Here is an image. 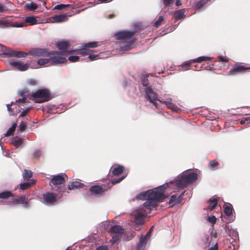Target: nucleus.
<instances>
[{
    "label": "nucleus",
    "instance_id": "nucleus-1",
    "mask_svg": "<svg viewBox=\"0 0 250 250\" xmlns=\"http://www.w3.org/2000/svg\"><path fill=\"white\" fill-rule=\"evenodd\" d=\"M167 186V185H164L154 189L141 192L136 196V198L138 200H146L143 204L144 207L146 208L151 209L157 205V202L166 198L164 193Z\"/></svg>",
    "mask_w": 250,
    "mask_h": 250
},
{
    "label": "nucleus",
    "instance_id": "nucleus-2",
    "mask_svg": "<svg viewBox=\"0 0 250 250\" xmlns=\"http://www.w3.org/2000/svg\"><path fill=\"white\" fill-rule=\"evenodd\" d=\"M197 178V175L194 172L183 173L177 177L175 183L179 188H187L189 184L196 181Z\"/></svg>",
    "mask_w": 250,
    "mask_h": 250
},
{
    "label": "nucleus",
    "instance_id": "nucleus-3",
    "mask_svg": "<svg viewBox=\"0 0 250 250\" xmlns=\"http://www.w3.org/2000/svg\"><path fill=\"white\" fill-rule=\"evenodd\" d=\"M31 96L35 102L37 103H44L49 101L52 98L50 91L46 88L37 90L33 92Z\"/></svg>",
    "mask_w": 250,
    "mask_h": 250
},
{
    "label": "nucleus",
    "instance_id": "nucleus-4",
    "mask_svg": "<svg viewBox=\"0 0 250 250\" xmlns=\"http://www.w3.org/2000/svg\"><path fill=\"white\" fill-rule=\"evenodd\" d=\"M74 50H62L61 51H54L58 52L57 54H50L49 56L50 61V65H56L61 63H64L67 62V60L62 56H65L73 53Z\"/></svg>",
    "mask_w": 250,
    "mask_h": 250
},
{
    "label": "nucleus",
    "instance_id": "nucleus-5",
    "mask_svg": "<svg viewBox=\"0 0 250 250\" xmlns=\"http://www.w3.org/2000/svg\"><path fill=\"white\" fill-rule=\"evenodd\" d=\"M65 177H67L65 174L57 175L53 176L50 182V185L52 186L54 189L59 192L63 191L62 189V186L65 183Z\"/></svg>",
    "mask_w": 250,
    "mask_h": 250
},
{
    "label": "nucleus",
    "instance_id": "nucleus-6",
    "mask_svg": "<svg viewBox=\"0 0 250 250\" xmlns=\"http://www.w3.org/2000/svg\"><path fill=\"white\" fill-rule=\"evenodd\" d=\"M58 53V52H54V51L49 52L47 48H32L28 52L29 55H31L35 57H48L50 56V54H57Z\"/></svg>",
    "mask_w": 250,
    "mask_h": 250
},
{
    "label": "nucleus",
    "instance_id": "nucleus-7",
    "mask_svg": "<svg viewBox=\"0 0 250 250\" xmlns=\"http://www.w3.org/2000/svg\"><path fill=\"white\" fill-rule=\"evenodd\" d=\"M2 47V51L3 54L8 57H15L16 58H25L28 55V53L21 51H14L10 48H7L6 47L0 45Z\"/></svg>",
    "mask_w": 250,
    "mask_h": 250
},
{
    "label": "nucleus",
    "instance_id": "nucleus-8",
    "mask_svg": "<svg viewBox=\"0 0 250 250\" xmlns=\"http://www.w3.org/2000/svg\"><path fill=\"white\" fill-rule=\"evenodd\" d=\"M137 31L124 30L118 32L115 34V37L118 40H128L131 39L135 35Z\"/></svg>",
    "mask_w": 250,
    "mask_h": 250
},
{
    "label": "nucleus",
    "instance_id": "nucleus-9",
    "mask_svg": "<svg viewBox=\"0 0 250 250\" xmlns=\"http://www.w3.org/2000/svg\"><path fill=\"white\" fill-rule=\"evenodd\" d=\"M62 196H59L58 194L53 192H47L42 195L44 202L47 205H53Z\"/></svg>",
    "mask_w": 250,
    "mask_h": 250
},
{
    "label": "nucleus",
    "instance_id": "nucleus-10",
    "mask_svg": "<svg viewBox=\"0 0 250 250\" xmlns=\"http://www.w3.org/2000/svg\"><path fill=\"white\" fill-rule=\"evenodd\" d=\"M210 60V58L208 57L201 56L195 59L191 60L188 61L184 62L181 65L182 70H187L190 69L191 64L193 62L200 63L202 62Z\"/></svg>",
    "mask_w": 250,
    "mask_h": 250
},
{
    "label": "nucleus",
    "instance_id": "nucleus-11",
    "mask_svg": "<svg viewBox=\"0 0 250 250\" xmlns=\"http://www.w3.org/2000/svg\"><path fill=\"white\" fill-rule=\"evenodd\" d=\"M146 97L149 101L152 103L157 108V103L156 101H159L158 99V95L150 87H146L145 88Z\"/></svg>",
    "mask_w": 250,
    "mask_h": 250
},
{
    "label": "nucleus",
    "instance_id": "nucleus-12",
    "mask_svg": "<svg viewBox=\"0 0 250 250\" xmlns=\"http://www.w3.org/2000/svg\"><path fill=\"white\" fill-rule=\"evenodd\" d=\"M24 25V23L15 22L12 23L10 20L2 18L0 19V28H6L10 27H22Z\"/></svg>",
    "mask_w": 250,
    "mask_h": 250
},
{
    "label": "nucleus",
    "instance_id": "nucleus-13",
    "mask_svg": "<svg viewBox=\"0 0 250 250\" xmlns=\"http://www.w3.org/2000/svg\"><path fill=\"white\" fill-rule=\"evenodd\" d=\"M108 188H107L105 185H94L90 188L89 191L92 195L100 197L104 195V192L106 191Z\"/></svg>",
    "mask_w": 250,
    "mask_h": 250
},
{
    "label": "nucleus",
    "instance_id": "nucleus-14",
    "mask_svg": "<svg viewBox=\"0 0 250 250\" xmlns=\"http://www.w3.org/2000/svg\"><path fill=\"white\" fill-rule=\"evenodd\" d=\"M247 70H250V67H246L236 63L234 65L233 68L229 70L228 75L230 76L236 75L238 74L242 73Z\"/></svg>",
    "mask_w": 250,
    "mask_h": 250
},
{
    "label": "nucleus",
    "instance_id": "nucleus-15",
    "mask_svg": "<svg viewBox=\"0 0 250 250\" xmlns=\"http://www.w3.org/2000/svg\"><path fill=\"white\" fill-rule=\"evenodd\" d=\"M146 215V212L143 208H138L134 212L135 218L137 224H142L143 219Z\"/></svg>",
    "mask_w": 250,
    "mask_h": 250
},
{
    "label": "nucleus",
    "instance_id": "nucleus-16",
    "mask_svg": "<svg viewBox=\"0 0 250 250\" xmlns=\"http://www.w3.org/2000/svg\"><path fill=\"white\" fill-rule=\"evenodd\" d=\"M184 192L185 191L179 195L176 194L172 195L171 196L168 201V204L170 207H173V206L178 205L181 202L183 198Z\"/></svg>",
    "mask_w": 250,
    "mask_h": 250
},
{
    "label": "nucleus",
    "instance_id": "nucleus-17",
    "mask_svg": "<svg viewBox=\"0 0 250 250\" xmlns=\"http://www.w3.org/2000/svg\"><path fill=\"white\" fill-rule=\"evenodd\" d=\"M10 202L14 205L19 204H23L25 208H28V198L25 195H22L17 198L12 199Z\"/></svg>",
    "mask_w": 250,
    "mask_h": 250
},
{
    "label": "nucleus",
    "instance_id": "nucleus-18",
    "mask_svg": "<svg viewBox=\"0 0 250 250\" xmlns=\"http://www.w3.org/2000/svg\"><path fill=\"white\" fill-rule=\"evenodd\" d=\"M159 101L166 104L168 108L171 109L172 111L178 112L179 110H180V108L177 106L171 103L172 99L170 98H168L166 101L159 100Z\"/></svg>",
    "mask_w": 250,
    "mask_h": 250
},
{
    "label": "nucleus",
    "instance_id": "nucleus-19",
    "mask_svg": "<svg viewBox=\"0 0 250 250\" xmlns=\"http://www.w3.org/2000/svg\"><path fill=\"white\" fill-rule=\"evenodd\" d=\"M233 210L232 206L231 204H229L224 206V213L226 216L229 217V222L230 223L233 221V219L230 216L232 214V211Z\"/></svg>",
    "mask_w": 250,
    "mask_h": 250
},
{
    "label": "nucleus",
    "instance_id": "nucleus-20",
    "mask_svg": "<svg viewBox=\"0 0 250 250\" xmlns=\"http://www.w3.org/2000/svg\"><path fill=\"white\" fill-rule=\"evenodd\" d=\"M36 182V180L30 179L28 182L21 183L20 185V190H24L29 188L32 185L35 184Z\"/></svg>",
    "mask_w": 250,
    "mask_h": 250
},
{
    "label": "nucleus",
    "instance_id": "nucleus-21",
    "mask_svg": "<svg viewBox=\"0 0 250 250\" xmlns=\"http://www.w3.org/2000/svg\"><path fill=\"white\" fill-rule=\"evenodd\" d=\"M10 64L18 70L23 71H26L29 68V65L28 64H21L20 62H11Z\"/></svg>",
    "mask_w": 250,
    "mask_h": 250
},
{
    "label": "nucleus",
    "instance_id": "nucleus-22",
    "mask_svg": "<svg viewBox=\"0 0 250 250\" xmlns=\"http://www.w3.org/2000/svg\"><path fill=\"white\" fill-rule=\"evenodd\" d=\"M109 231L112 233L121 235L124 233V229L121 226L115 225L111 227L110 228Z\"/></svg>",
    "mask_w": 250,
    "mask_h": 250
},
{
    "label": "nucleus",
    "instance_id": "nucleus-23",
    "mask_svg": "<svg viewBox=\"0 0 250 250\" xmlns=\"http://www.w3.org/2000/svg\"><path fill=\"white\" fill-rule=\"evenodd\" d=\"M37 20L36 19V17L32 16L26 17L24 20V22L22 23H24V26L26 25V23H28L29 25H33L37 24Z\"/></svg>",
    "mask_w": 250,
    "mask_h": 250
},
{
    "label": "nucleus",
    "instance_id": "nucleus-24",
    "mask_svg": "<svg viewBox=\"0 0 250 250\" xmlns=\"http://www.w3.org/2000/svg\"><path fill=\"white\" fill-rule=\"evenodd\" d=\"M53 22H62L66 21L68 19L67 17L65 15H56L52 17Z\"/></svg>",
    "mask_w": 250,
    "mask_h": 250
},
{
    "label": "nucleus",
    "instance_id": "nucleus-25",
    "mask_svg": "<svg viewBox=\"0 0 250 250\" xmlns=\"http://www.w3.org/2000/svg\"><path fill=\"white\" fill-rule=\"evenodd\" d=\"M111 169H112V174L114 176H118L122 174L124 170V167L122 166H118L115 167H112Z\"/></svg>",
    "mask_w": 250,
    "mask_h": 250
},
{
    "label": "nucleus",
    "instance_id": "nucleus-26",
    "mask_svg": "<svg viewBox=\"0 0 250 250\" xmlns=\"http://www.w3.org/2000/svg\"><path fill=\"white\" fill-rule=\"evenodd\" d=\"M186 10L184 9L179 10L174 13V17L177 20H180L185 17Z\"/></svg>",
    "mask_w": 250,
    "mask_h": 250
},
{
    "label": "nucleus",
    "instance_id": "nucleus-27",
    "mask_svg": "<svg viewBox=\"0 0 250 250\" xmlns=\"http://www.w3.org/2000/svg\"><path fill=\"white\" fill-rule=\"evenodd\" d=\"M102 44V42H91L85 43L82 46L85 48H95L101 46Z\"/></svg>",
    "mask_w": 250,
    "mask_h": 250
},
{
    "label": "nucleus",
    "instance_id": "nucleus-28",
    "mask_svg": "<svg viewBox=\"0 0 250 250\" xmlns=\"http://www.w3.org/2000/svg\"><path fill=\"white\" fill-rule=\"evenodd\" d=\"M70 44L68 41H62L57 43V47L59 50L66 49L70 46Z\"/></svg>",
    "mask_w": 250,
    "mask_h": 250
},
{
    "label": "nucleus",
    "instance_id": "nucleus-29",
    "mask_svg": "<svg viewBox=\"0 0 250 250\" xmlns=\"http://www.w3.org/2000/svg\"><path fill=\"white\" fill-rule=\"evenodd\" d=\"M13 196V194L10 191H4L0 193V199H8L11 197Z\"/></svg>",
    "mask_w": 250,
    "mask_h": 250
},
{
    "label": "nucleus",
    "instance_id": "nucleus-30",
    "mask_svg": "<svg viewBox=\"0 0 250 250\" xmlns=\"http://www.w3.org/2000/svg\"><path fill=\"white\" fill-rule=\"evenodd\" d=\"M22 143V139L18 136H15L12 139V143L16 147H18L21 146Z\"/></svg>",
    "mask_w": 250,
    "mask_h": 250
},
{
    "label": "nucleus",
    "instance_id": "nucleus-31",
    "mask_svg": "<svg viewBox=\"0 0 250 250\" xmlns=\"http://www.w3.org/2000/svg\"><path fill=\"white\" fill-rule=\"evenodd\" d=\"M83 185L82 183L79 182H73L68 185V188L69 190H72L82 187Z\"/></svg>",
    "mask_w": 250,
    "mask_h": 250
},
{
    "label": "nucleus",
    "instance_id": "nucleus-32",
    "mask_svg": "<svg viewBox=\"0 0 250 250\" xmlns=\"http://www.w3.org/2000/svg\"><path fill=\"white\" fill-rule=\"evenodd\" d=\"M209 202H210L211 204L208 206L207 209L211 211L215 208L217 204L218 199L217 198L210 199Z\"/></svg>",
    "mask_w": 250,
    "mask_h": 250
},
{
    "label": "nucleus",
    "instance_id": "nucleus-33",
    "mask_svg": "<svg viewBox=\"0 0 250 250\" xmlns=\"http://www.w3.org/2000/svg\"><path fill=\"white\" fill-rule=\"evenodd\" d=\"M33 176L32 172L30 170L24 169L22 177L24 180H29Z\"/></svg>",
    "mask_w": 250,
    "mask_h": 250
},
{
    "label": "nucleus",
    "instance_id": "nucleus-34",
    "mask_svg": "<svg viewBox=\"0 0 250 250\" xmlns=\"http://www.w3.org/2000/svg\"><path fill=\"white\" fill-rule=\"evenodd\" d=\"M37 4L34 2H31L30 3H26L24 6L25 9L30 11L35 10L37 9Z\"/></svg>",
    "mask_w": 250,
    "mask_h": 250
},
{
    "label": "nucleus",
    "instance_id": "nucleus-35",
    "mask_svg": "<svg viewBox=\"0 0 250 250\" xmlns=\"http://www.w3.org/2000/svg\"><path fill=\"white\" fill-rule=\"evenodd\" d=\"M74 51L73 52V53H76L77 54H82V55H87L89 54V50L87 49V48H85L83 47V48L80 49H77V50H73Z\"/></svg>",
    "mask_w": 250,
    "mask_h": 250
},
{
    "label": "nucleus",
    "instance_id": "nucleus-36",
    "mask_svg": "<svg viewBox=\"0 0 250 250\" xmlns=\"http://www.w3.org/2000/svg\"><path fill=\"white\" fill-rule=\"evenodd\" d=\"M37 63L42 66H45L46 64L48 63L50 64L49 58L40 59L38 60Z\"/></svg>",
    "mask_w": 250,
    "mask_h": 250
},
{
    "label": "nucleus",
    "instance_id": "nucleus-37",
    "mask_svg": "<svg viewBox=\"0 0 250 250\" xmlns=\"http://www.w3.org/2000/svg\"><path fill=\"white\" fill-rule=\"evenodd\" d=\"M17 126L16 123L13 124L12 126L10 127L5 134V136H10L13 135L14 131L15 130Z\"/></svg>",
    "mask_w": 250,
    "mask_h": 250
},
{
    "label": "nucleus",
    "instance_id": "nucleus-38",
    "mask_svg": "<svg viewBox=\"0 0 250 250\" xmlns=\"http://www.w3.org/2000/svg\"><path fill=\"white\" fill-rule=\"evenodd\" d=\"M70 8L72 9V7L70 4H58L54 7V9L55 10H62L63 9H66V8Z\"/></svg>",
    "mask_w": 250,
    "mask_h": 250
},
{
    "label": "nucleus",
    "instance_id": "nucleus-39",
    "mask_svg": "<svg viewBox=\"0 0 250 250\" xmlns=\"http://www.w3.org/2000/svg\"><path fill=\"white\" fill-rule=\"evenodd\" d=\"M147 243V238L145 236L144 237H142L140 239V240L139 241V244H138V248L141 249L143 247H145L146 244Z\"/></svg>",
    "mask_w": 250,
    "mask_h": 250
},
{
    "label": "nucleus",
    "instance_id": "nucleus-40",
    "mask_svg": "<svg viewBox=\"0 0 250 250\" xmlns=\"http://www.w3.org/2000/svg\"><path fill=\"white\" fill-rule=\"evenodd\" d=\"M12 105V103L11 104H7V107L8 111L10 112V115L12 116H16L19 112V110L14 111V109L11 107V106Z\"/></svg>",
    "mask_w": 250,
    "mask_h": 250
},
{
    "label": "nucleus",
    "instance_id": "nucleus-41",
    "mask_svg": "<svg viewBox=\"0 0 250 250\" xmlns=\"http://www.w3.org/2000/svg\"><path fill=\"white\" fill-rule=\"evenodd\" d=\"M164 21V18L162 16L159 17L158 19L154 22V26L157 28L160 26Z\"/></svg>",
    "mask_w": 250,
    "mask_h": 250
},
{
    "label": "nucleus",
    "instance_id": "nucleus-42",
    "mask_svg": "<svg viewBox=\"0 0 250 250\" xmlns=\"http://www.w3.org/2000/svg\"><path fill=\"white\" fill-rule=\"evenodd\" d=\"M219 163L218 162L215 160H212L209 162V166L213 169L215 170L217 169V167L218 166Z\"/></svg>",
    "mask_w": 250,
    "mask_h": 250
},
{
    "label": "nucleus",
    "instance_id": "nucleus-43",
    "mask_svg": "<svg viewBox=\"0 0 250 250\" xmlns=\"http://www.w3.org/2000/svg\"><path fill=\"white\" fill-rule=\"evenodd\" d=\"M208 2V0H200L196 4V7L198 9L201 8Z\"/></svg>",
    "mask_w": 250,
    "mask_h": 250
},
{
    "label": "nucleus",
    "instance_id": "nucleus-44",
    "mask_svg": "<svg viewBox=\"0 0 250 250\" xmlns=\"http://www.w3.org/2000/svg\"><path fill=\"white\" fill-rule=\"evenodd\" d=\"M210 235L211 236V239L210 242V244L213 242L215 241L216 240L217 241V233L216 231L212 230L210 233ZM215 242H214L215 243Z\"/></svg>",
    "mask_w": 250,
    "mask_h": 250
},
{
    "label": "nucleus",
    "instance_id": "nucleus-45",
    "mask_svg": "<svg viewBox=\"0 0 250 250\" xmlns=\"http://www.w3.org/2000/svg\"><path fill=\"white\" fill-rule=\"evenodd\" d=\"M26 83L28 85L30 86H35L37 84V81L33 79L27 80L26 81Z\"/></svg>",
    "mask_w": 250,
    "mask_h": 250
},
{
    "label": "nucleus",
    "instance_id": "nucleus-46",
    "mask_svg": "<svg viewBox=\"0 0 250 250\" xmlns=\"http://www.w3.org/2000/svg\"><path fill=\"white\" fill-rule=\"evenodd\" d=\"M26 129V125L25 124L21 122L18 126V129L20 131L22 132L24 131Z\"/></svg>",
    "mask_w": 250,
    "mask_h": 250
},
{
    "label": "nucleus",
    "instance_id": "nucleus-47",
    "mask_svg": "<svg viewBox=\"0 0 250 250\" xmlns=\"http://www.w3.org/2000/svg\"><path fill=\"white\" fill-rule=\"evenodd\" d=\"M148 75L144 76L143 79L142 80V83L144 86L147 87L148 84V81L147 79Z\"/></svg>",
    "mask_w": 250,
    "mask_h": 250
},
{
    "label": "nucleus",
    "instance_id": "nucleus-48",
    "mask_svg": "<svg viewBox=\"0 0 250 250\" xmlns=\"http://www.w3.org/2000/svg\"><path fill=\"white\" fill-rule=\"evenodd\" d=\"M42 155V152L40 150H36L33 153V157L35 158L38 159Z\"/></svg>",
    "mask_w": 250,
    "mask_h": 250
},
{
    "label": "nucleus",
    "instance_id": "nucleus-49",
    "mask_svg": "<svg viewBox=\"0 0 250 250\" xmlns=\"http://www.w3.org/2000/svg\"><path fill=\"white\" fill-rule=\"evenodd\" d=\"M218 62H229V58H227V57L225 56H218Z\"/></svg>",
    "mask_w": 250,
    "mask_h": 250
},
{
    "label": "nucleus",
    "instance_id": "nucleus-50",
    "mask_svg": "<svg viewBox=\"0 0 250 250\" xmlns=\"http://www.w3.org/2000/svg\"><path fill=\"white\" fill-rule=\"evenodd\" d=\"M134 42V41H131L128 42L127 44L125 46V50H129L131 49Z\"/></svg>",
    "mask_w": 250,
    "mask_h": 250
},
{
    "label": "nucleus",
    "instance_id": "nucleus-51",
    "mask_svg": "<svg viewBox=\"0 0 250 250\" xmlns=\"http://www.w3.org/2000/svg\"><path fill=\"white\" fill-rule=\"evenodd\" d=\"M30 108H27L26 109L23 110L19 115V117H23L25 116L30 110Z\"/></svg>",
    "mask_w": 250,
    "mask_h": 250
},
{
    "label": "nucleus",
    "instance_id": "nucleus-52",
    "mask_svg": "<svg viewBox=\"0 0 250 250\" xmlns=\"http://www.w3.org/2000/svg\"><path fill=\"white\" fill-rule=\"evenodd\" d=\"M125 178V176H123L120 178H119L117 180H113L111 182L112 186L114 185L117 183L121 182L124 178Z\"/></svg>",
    "mask_w": 250,
    "mask_h": 250
},
{
    "label": "nucleus",
    "instance_id": "nucleus-53",
    "mask_svg": "<svg viewBox=\"0 0 250 250\" xmlns=\"http://www.w3.org/2000/svg\"><path fill=\"white\" fill-rule=\"evenodd\" d=\"M79 59V57L76 56H70L68 60L71 62H76Z\"/></svg>",
    "mask_w": 250,
    "mask_h": 250
},
{
    "label": "nucleus",
    "instance_id": "nucleus-54",
    "mask_svg": "<svg viewBox=\"0 0 250 250\" xmlns=\"http://www.w3.org/2000/svg\"><path fill=\"white\" fill-rule=\"evenodd\" d=\"M173 0H163V2L164 6L166 7L170 6V5L173 2Z\"/></svg>",
    "mask_w": 250,
    "mask_h": 250
},
{
    "label": "nucleus",
    "instance_id": "nucleus-55",
    "mask_svg": "<svg viewBox=\"0 0 250 250\" xmlns=\"http://www.w3.org/2000/svg\"><path fill=\"white\" fill-rule=\"evenodd\" d=\"M119 240V237L118 235H115L112 236V239L110 240V242L112 244H114L117 242Z\"/></svg>",
    "mask_w": 250,
    "mask_h": 250
},
{
    "label": "nucleus",
    "instance_id": "nucleus-56",
    "mask_svg": "<svg viewBox=\"0 0 250 250\" xmlns=\"http://www.w3.org/2000/svg\"><path fill=\"white\" fill-rule=\"evenodd\" d=\"M208 221L211 224H214L216 223V218L214 216H211L208 217Z\"/></svg>",
    "mask_w": 250,
    "mask_h": 250
},
{
    "label": "nucleus",
    "instance_id": "nucleus-57",
    "mask_svg": "<svg viewBox=\"0 0 250 250\" xmlns=\"http://www.w3.org/2000/svg\"><path fill=\"white\" fill-rule=\"evenodd\" d=\"M209 250H218V242L216 240L214 245L209 248Z\"/></svg>",
    "mask_w": 250,
    "mask_h": 250
},
{
    "label": "nucleus",
    "instance_id": "nucleus-58",
    "mask_svg": "<svg viewBox=\"0 0 250 250\" xmlns=\"http://www.w3.org/2000/svg\"><path fill=\"white\" fill-rule=\"evenodd\" d=\"M99 57V55H94V54H91L89 55L88 58L91 61H94L96 60L98 57Z\"/></svg>",
    "mask_w": 250,
    "mask_h": 250
},
{
    "label": "nucleus",
    "instance_id": "nucleus-59",
    "mask_svg": "<svg viewBox=\"0 0 250 250\" xmlns=\"http://www.w3.org/2000/svg\"><path fill=\"white\" fill-rule=\"evenodd\" d=\"M96 250H108V248L106 246H101L98 247Z\"/></svg>",
    "mask_w": 250,
    "mask_h": 250
},
{
    "label": "nucleus",
    "instance_id": "nucleus-60",
    "mask_svg": "<svg viewBox=\"0 0 250 250\" xmlns=\"http://www.w3.org/2000/svg\"><path fill=\"white\" fill-rule=\"evenodd\" d=\"M27 101V99L25 97H22V98H20L17 101V102L19 103H25Z\"/></svg>",
    "mask_w": 250,
    "mask_h": 250
},
{
    "label": "nucleus",
    "instance_id": "nucleus-61",
    "mask_svg": "<svg viewBox=\"0 0 250 250\" xmlns=\"http://www.w3.org/2000/svg\"><path fill=\"white\" fill-rule=\"evenodd\" d=\"M152 228H153V227H151L150 228V229L148 230V231L147 232L145 236V237L147 238V237H148L150 235V234H151V233L152 232Z\"/></svg>",
    "mask_w": 250,
    "mask_h": 250
},
{
    "label": "nucleus",
    "instance_id": "nucleus-62",
    "mask_svg": "<svg viewBox=\"0 0 250 250\" xmlns=\"http://www.w3.org/2000/svg\"><path fill=\"white\" fill-rule=\"evenodd\" d=\"M176 6H180L181 5V2L180 0H177L175 2Z\"/></svg>",
    "mask_w": 250,
    "mask_h": 250
},
{
    "label": "nucleus",
    "instance_id": "nucleus-63",
    "mask_svg": "<svg viewBox=\"0 0 250 250\" xmlns=\"http://www.w3.org/2000/svg\"><path fill=\"white\" fill-rule=\"evenodd\" d=\"M4 11V8L2 4H0V13H2Z\"/></svg>",
    "mask_w": 250,
    "mask_h": 250
},
{
    "label": "nucleus",
    "instance_id": "nucleus-64",
    "mask_svg": "<svg viewBox=\"0 0 250 250\" xmlns=\"http://www.w3.org/2000/svg\"><path fill=\"white\" fill-rule=\"evenodd\" d=\"M245 120L248 122L249 124H250V116L246 117Z\"/></svg>",
    "mask_w": 250,
    "mask_h": 250
}]
</instances>
